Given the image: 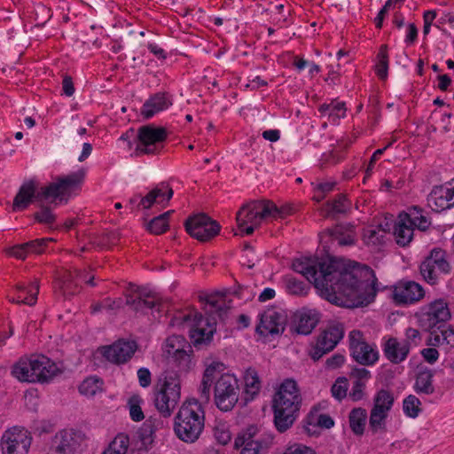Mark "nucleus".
I'll return each mask as SVG.
<instances>
[{"label":"nucleus","instance_id":"obj_8","mask_svg":"<svg viewBox=\"0 0 454 454\" xmlns=\"http://www.w3.org/2000/svg\"><path fill=\"white\" fill-rule=\"evenodd\" d=\"M168 133L166 128L147 124L137 129L135 153L137 156L156 155L164 148Z\"/></svg>","mask_w":454,"mask_h":454},{"label":"nucleus","instance_id":"obj_32","mask_svg":"<svg viewBox=\"0 0 454 454\" xmlns=\"http://www.w3.org/2000/svg\"><path fill=\"white\" fill-rule=\"evenodd\" d=\"M325 234L333 243L338 246H352L355 244L356 232L353 225H336L333 229L327 230Z\"/></svg>","mask_w":454,"mask_h":454},{"label":"nucleus","instance_id":"obj_14","mask_svg":"<svg viewBox=\"0 0 454 454\" xmlns=\"http://www.w3.org/2000/svg\"><path fill=\"white\" fill-rule=\"evenodd\" d=\"M348 348L353 359L361 365H373L379 360V352L366 342L364 333L352 330L348 333Z\"/></svg>","mask_w":454,"mask_h":454},{"label":"nucleus","instance_id":"obj_13","mask_svg":"<svg viewBox=\"0 0 454 454\" xmlns=\"http://www.w3.org/2000/svg\"><path fill=\"white\" fill-rule=\"evenodd\" d=\"M183 322L190 326V337L195 346L209 341L215 331V318L205 317L197 311L184 315Z\"/></svg>","mask_w":454,"mask_h":454},{"label":"nucleus","instance_id":"obj_25","mask_svg":"<svg viewBox=\"0 0 454 454\" xmlns=\"http://www.w3.org/2000/svg\"><path fill=\"white\" fill-rule=\"evenodd\" d=\"M382 351L390 363L398 364L406 360L410 354L409 340H399L395 337L384 338Z\"/></svg>","mask_w":454,"mask_h":454},{"label":"nucleus","instance_id":"obj_58","mask_svg":"<svg viewBox=\"0 0 454 454\" xmlns=\"http://www.w3.org/2000/svg\"><path fill=\"white\" fill-rule=\"evenodd\" d=\"M309 424H316L320 427L324 428H331L334 425L333 419L327 414H319L314 415L310 414L309 416Z\"/></svg>","mask_w":454,"mask_h":454},{"label":"nucleus","instance_id":"obj_33","mask_svg":"<svg viewBox=\"0 0 454 454\" xmlns=\"http://www.w3.org/2000/svg\"><path fill=\"white\" fill-rule=\"evenodd\" d=\"M414 228L411 224V220L408 214L402 212L395 225L394 234L396 242L400 246H407L412 239Z\"/></svg>","mask_w":454,"mask_h":454},{"label":"nucleus","instance_id":"obj_57","mask_svg":"<svg viewBox=\"0 0 454 454\" xmlns=\"http://www.w3.org/2000/svg\"><path fill=\"white\" fill-rule=\"evenodd\" d=\"M141 398L134 395L129 400V416L133 421L138 422L144 419L145 415L141 409Z\"/></svg>","mask_w":454,"mask_h":454},{"label":"nucleus","instance_id":"obj_2","mask_svg":"<svg viewBox=\"0 0 454 454\" xmlns=\"http://www.w3.org/2000/svg\"><path fill=\"white\" fill-rule=\"evenodd\" d=\"M85 171L80 169L67 176L58 177L50 184L38 187V182L35 179L25 181L20 187L12 202V211L19 212L27 209L34 201L54 203L57 200L66 202L73 192L80 190L84 180Z\"/></svg>","mask_w":454,"mask_h":454},{"label":"nucleus","instance_id":"obj_59","mask_svg":"<svg viewBox=\"0 0 454 454\" xmlns=\"http://www.w3.org/2000/svg\"><path fill=\"white\" fill-rule=\"evenodd\" d=\"M365 383L353 381L352 388L348 394L349 398L354 402H358L364 397Z\"/></svg>","mask_w":454,"mask_h":454},{"label":"nucleus","instance_id":"obj_17","mask_svg":"<svg viewBox=\"0 0 454 454\" xmlns=\"http://www.w3.org/2000/svg\"><path fill=\"white\" fill-rule=\"evenodd\" d=\"M173 189L168 183L161 182L158 184L153 189H152L145 196L135 195L132 197L129 204L131 206H137L138 208L149 209L154 204L166 207L171 198L173 197Z\"/></svg>","mask_w":454,"mask_h":454},{"label":"nucleus","instance_id":"obj_3","mask_svg":"<svg viewBox=\"0 0 454 454\" xmlns=\"http://www.w3.org/2000/svg\"><path fill=\"white\" fill-rule=\"evenodd\" d=\"M302 397L295 380H285L273 398L274 424L279 433L287 431L299 416Z\"/></svg>","mask_w":454,"mask_h":454},{"label":"nucleus","instance_id":"obj_42","mask_svg":"<svg viewBox=\"0 0 454 454\" xmlns=\"http://www.w3.org/2000/svg\"><path fill=\"white\" fill-rule=\"evenodd\" d=\"M395 402L394 394L387 389L377 391L373 397L372 410L389 413Z\"/></svg>","mask_w":454,"mask_h":454},{"label":"nucleus","instance_id":"obj_12","mask_svg":"<svg viewBox=\"0 0 454 454\" xmlns=\"http://www.w3.org/2000/svg\"><path fill=\"white\" fill-rule=\"evenodd\" d=\"M450 317V309L443 299H437L424 305L418 314L419 325L425 331H431V329L447 324Z\"/></svg>","mask_w":454,"mask_h":454},{"label":"nucleus","instance_id":"obj_29","mask_svg":"<svg viewBox=\"0 0 454 454\" xmlns=\"http://www.w3.org/2000/svg\"><path fill=\"white\" fill-rule=\"evenodd\" d=\"M224 364L218 361H214L206 367L202 377L201 386L200 387L201 398L206 401L209 400L211 385L221 376V374L224 373Z\"/></svg>","mask_w":454,"mask_h":454},{"label":"nucleus","instance_id":"obj_54","mask_svg":"<svg viewBox=\"0 0 454 454\" xmlns=\"http://www.w3.org/2000/svg\"><path fill=\"white\" fill-rule=\"evenodd\" d=\"M420 404L421 403L418 397L410 395L403 400V412L410 418H416L420 411Z\"/></svg>","mask_w":454,"mask_h":454},{"label":"nucleus","instance_id":"obj_28","mask_svg":"<svg viewBox=\"0 0 454 454\" xmlns=\"http://www.w3.org/2000/svg\"><path fill=\"white\" fill-rule=\"evenodd\" d=\"M83 434L74 429H66L59 432L56 435L59 443L56 447L57 451L60 454H67L74 452L83 441Z\"/></svg>","mask_w":454,"mask_h":454},{"label":"nucleus","instance_id":"obj_27","mask_svg":"<svg viewBox=\"0 0 454 454\" xmlns=\"http://www.w3.org/2000/svg\"><path fill=\"white\" fill-rule=\"evenodd\" d=\"M429 333L427 344L432 347H445L446 349L454 348V329L451 325L444 324L439 325Z\"/></svg>","mask_w":454,"mask_h":454},{"label":"nucleus","instance_id":"obj_43","mask_svg":"<svg viewBox=\"0 0 454 454\" xmlns=\"http://www.w3.org/2000/svg\"><path fill=\"white\" fill-rule=\"evenodd\" d=\"M174 210H168L156 217H153L146 225L147 231L154 235H160L168 229V219Z\"/></svg>","mask_w":454,"mask_h":454},{"label":"nucleus","instance_id":"obj_53","mask_svg":"<svg viewBox=\"0 0 454 454\" xmlns=\"http://www.w3.org/2000/svg\"><path fill=\"white\" fill-rule=\"evenodd\" d=\"M407 214L413 228L416 227L420 231H426L428 228L430 222L421 214V209L415 207Z\"/></svg>","mask_w":454,"mask_h":454},{"label":"nucleus","instance_id":"obj_6","mask_svg":"<svg viewBox=\"0 0 454 454\" xmlns=\"http://www.w3.org/2000/svg\"><path fill=\"white\" fill-rule=\"evenodd\" d=\"M286 214V208H279L271 201L254 200L238 211L236 220L239 230L246 235H251L263 220L284 218Z\"/></svg>","mask_w":454,"mask_h":454},{"label":"nucleus","instance_id":"obj_30","mask_svg":"<svg viewBox=\"0 0 454 454\" xmlns=\"http://www.w3.org/2000/svg\"><path fill=\"white\" fill-rule=\"evenodd\" d=\"M351 208V202L346 195L338 194L330 201H327L320 208V213L324 217L336 218L340 215H346Z\"/></svg>","mask_w":454,"mask_h":454},{"label":"nucleus","instance_id":"obj_9","mask_svg":"<svg viewBox=\"0 0 454 454\" xmlns=\"http://www.w3.org/2000/svg\"><path fill=\"white\" fill-rule=\"evenodd\" d=\"M451 271L446 251L434 248L420 263L419 272L423 279L429 285H437Z\"/></svg>","mask_w":454,"mask_h":454},{"label":"nucleus","instance_id":"obj_39","mask_svg":"<svg viewBox=\"0 0 454 454\" xmlns=\"http://www.w3.org/2000/svg\"><path fill=\"white\" fill-rule=\"evenodd\" d=\"M191 347L192 345L184 336L174 334L167 338L163 349L167 358H169L184 349L191 348Z\"/></svg>","mask_w":454,"mask_h":454},{"label":"nucleus","instance_id":"obj_40","mask_svg":"<svg viewBox=\"0 0 454 454\" xmlns=\"http://www.w3.org/2000/svg\"><path fill=\"white\" fill-rule=\"evenodd\" d=\"M192 347L182 350V352L168 358V362L175 365L180 372H188L194 365L192 361Z\"/></svg>","mask_w":454,"mask_h":454},{"label":"nucleus","instance_id":"obj_63","mask_svg":"<svg viewBox=\"0 0 454 454\" xmlns=\"http://www.w3.org/2000/svg\"><path fill=\"white\" fill-rule=\"evenodd\" d=\"M283 454H316V452L302 444H294L287 447Z\"/></svg>","mask_w":454,"mask_h":454},{"label":"nucleus","instance_id":"obj_41","mask_svg":"<svg viewBox=\"0 0 454 454\" xmlns=\"http://www.w3.org/2000/svg\"><path fill=\"white\" fill-rule=\"evenodd\" d=\"M48 201L51 202L50 200ZM39 203L38 210L33 214L35 221L40 224L52 227L57 220V215L53 212L51 205H57V202L55 201L54 203H50L49 205H45L44 202Z\"/></svg>","mask_w":454,"mask_h":454},{"label":"nucleus","instance_id":"obj_1","mask_svg":"<svg viewBox=\"0 0 454 454\" xmlns=\"http://www.w3.org/2000/svg\"><path fill=\"white\" fill-rule=\"evenodd\" d=\"M294 270L313 283L321 296L339 306H364L372 302L378 288L372 270H367V279H358L353 271L335 260L304 258L293 263Z\"/></svg>","mask_w":454,"mask_h":454},{"label":"nucleus","instance_id":"obj_37","mask_svg":"<svg viewBox=\"0 0 454 454\" xmlns=\"http://www.w3.org/2000/svg\"><path fill=\"white\" fill-rule=\"evenodd\" d=\"M246 401L253 400L261 390V381L257 372L248 368L244 374Z\"/></svg>","mask_w":454,"mask_h":454},{"label":"nucleus","instance_id":"obj_51","mask_svg":"<svg viewBox=\"0 0 454 454\" xmlns=\"http://www.w3.org/2000/svg\"><path fill=\"white\" fill-rule=\"evenodd\" d=\"M385 237V231L377 228H367L364 230L363 240L368 246H377L383 242Z\"/></svg>","mask_w":454,"mask_h":454},{"label":"nucleus","instance_id":"obj_22","mask_svg":"<svg viewBox=\"0 0 454 454\" xmlns=\"http://www.w3.org/2000/svg\"><path fill=\"white\" fill-rule=\"evenodd\" d=\"M427 204L435 212H442L454 206V180L433 188Z\"/></svg>","mask_w":454,"mask_h":454},{"label":"nucleus","instance_id":"obj_20","mask_svg":"<svg viewBox=\"0 0 454 454\" xmlns=\"http://www.w3.org/2000/svg\"><path fill=\"white\" fill-rule=\"evenodd\" d=\"M424 296L423 287L415 281H400L392 291V298L396 304H412Z\"/></svg>","mask_w":454,"mask_h":454},{"label":"nucleus","instance_id":"obj_19","mask_svg":"<svg viewBox=\"0 0 454 454\" xmlns=\"http://www.w3.org/2000/svg\"><path fill=\"white\" fill-rule=\"evenodd\" d=\"M234 446L240 449V454H262L267 448L255 426H249L239 433L235 439Z\"/></svg>","mask_w":454,"mask_h":454},{"label":"nucleus","instance_id":"obj_45","mask_svg":"<svg viewBox=\"0 0 454 454\" xmlns=\"http://www.w3.org/2000/svg\"><path fill=\"white\" fill-rule=\"evenodd\" d=\"M129 446V437L118 434L102 454H126Z\"/></svg>","mask_w":454,"mask_h":454},{"label":"nucleus","instance_id":"obj_35","mask_svg":"<svg viewBox=\"0 0 454 454\" xmlns=\"http://www.w3.org/2000/svg\"><path fill=\"white\" fill-rule=\"evenodd\" d=\"M163 422L160 419L149 418L147 419L139 428L137 434L138 438L145 448L151 446L155 438V433L161 428Z\"/></svg>","mask_w":454,"mask_h":454},{"label":"nucleus","instance_id":"obj_31","mask_svg":"<svg viewBox=\"0 0 454 454\" xmlns=\"http://www.w3.org/2000/svg\"><path fill=\"white\" fill-rule=\"evenodd\" d=\"M171 105L170 98L164 92H159L145 102L141 109V114L145 119H150L155 114L168 108Z\"/></svg>","mask_w":454,"mask_h":454},{"label":"nucleus","instance_id":"obj_24","mask_svg":"<svg viewBox=\"0 0 454 454\" xmlns=\"http://www.w3.org/2000/svg\"><path fill=\"white\" fill-rule=\"evenodd\" d=\"M137 349L136 341L119 340L105 348L104 356L114 364H124L133 356Z\"/></svg>","mask_w":454,"mask_h":454},{"label":"nucleus","instance_id":"obj_46","mask_svg":"<svg viewBox=\"0 0 454 454\" xmlns=\"http://www.w3.org/2000/svg\"><path fill=\"white\" fill-rule=\"evenodd\" d=\"M123 307V301L121 298H105L100 301L92 303L90 305L91 313L100 312L106 310L109 312H116Z\"/></svg>","mask_w":454,"mask_h":454},{"label":"nucleus","instance_id":"obj_10","mask_svg":"<svg viewBox=\"0 0 454 454\" xmlns=\"http://www.w3.org/2000/svg\"><path fill=\"white\" fill-rule=\"evenodd\" d=\"M239 384L231 373H223L215 381L214 403L222 411H231L239 401Z\"/></svg>","mask_w":454,"mask_h":454},{"label":"nucleus","instance_id":"obj_50","mask_svg":"<svg viewBox=\"0 0 454 454\" xmlns=\"http://www.w3.org/2000/svg\"><path fill=\"white\" fill-rule=\"evenodd\" d=\"M286 288L288 294L294 295H305L309 289V285L294 277L286 278Z\"/></svg>","mask_w":454,"mask_h":454},{"label":"nucleus","instance_id":"obj_52","mask_svg":"<svg viewBox=\"0 0 454 454\" xmlns=\"http://www.w3.org/2000/svg\"><path fill=\"white\" fill-rule=\"evenodd\" d=\"M102 384V380L98 378L89 377L79 386V391L84 395H94L101 389Z\"/></svg>","mask_w":454,"mask_h":454},{"label":"nucleus","instance_id":"obj_47","mask_svg":"<svg viewBox=\"0 0 454 454\" xmlns=\"http://www.w3.org/2000/svg\"><path fill=\"white\" fill-rule=\"evenodd\" d=\"M375 73L379 79L386 80L388 73V53L387 45L382 44L377 54Z\"/></svg>","mask_w":454,"mask_h":454},{"label":"nucleus","instance_id":"obj_7","mask_svg":"<svg viewBox=\"0 0 454 454\" xmlns=\"http://www.w3.org/2000/svg\"><path fill=\"white\" fill-rule=\"evenodd\" d=\"M181 398V380L177 372H166L154 389V405L157 411L168 418L176 409Z\"/></svg>","mask_w":454,"mask_h":454},{"label":"nucleus","instance_id":"obj_38","mask_svg":"<svg viewBox=\"0 0 454 454\" xmlns=\"http://www.w3.org/2000/svg\"><path fill=\"white\" fill-rule=\"evenodd\" d=\"M349 427L356 435H362L367 421V411L364 408H354L348 415Z\"/></svg>","mask_w":454,"mask_h":454},{"label":"nucleus","instance_id":"obj_21","mask_svg":"<svg viewBox=\"0 0 454 454\" xmlns=\"http://www.w3.org/2000/svg\"><path fill=\"white\" fill-rule=\"evenodd\" d=\"M286 316L283 312L269 309L262 313L256 333L262 336L278 335L285 330Z\"/></svg>","mask_w":454,"mask_h":454},{"label":"nucleus","instance_id":"obj_64","mask_svg":"<svg viewBox=\"0 0 454 454\" xmlns=\"http://www.w3.org/2000/svg\"><path fill=\"white\" fill-rule=\"evenodd\" d=\"M345 362V356L342 354L336 353L325 361V365L330 369H337Z\"/></svg>","mask_w":454,"mask_h":454},{"label":"nucleus","instance_id":"obj_48","mask_svg":"<svg viewBox=\"0 0 454 454\" xmlns=\"http://www.w3.org/2000/svg\"><path fill=\"white\" fill-rule=\"evenodd\" d=\"M388 413L371 410L369 417V428L372 434L386 432V420Z\"/></svg>","mask_w":454,"mask_h":454},{"label":"nucleus","instance_id":"obj_56","mask_svg":"<svg viewBox=\"0 0 454 454\" xmlns=\"http://www.w3.org/2000/svg\"><path fill=\"white\" fill-rule=\"evenodd\" d=\"M51 241L52 239L43 238L25 242L28 255L43 254Z\"/></svg>","mask_w":454,"mask_h":454},{"label":"nucleus","instance_id":"obj_11","mask_svg":"<svg viewBox=\"0 0 454 454\" xmlns=\"http://www.w3.org/2000/svg\"><path fill=\"white\" fill-rule=\"evenodd\" d=\"M345 333L344 325L338 321L329 322L322 328L312 346L309 356L314 361L319 360L325 354L335 348L343 339Z\"/></svg>","mask_w":454,"mask_h":454},{"label":"nucleus","instance_id":"obj_55","mask_svg":"<svg viewBox=\"0 0 454 454\" xmlns=\"http://www.w3.org/2000/svg\"><path fill=\"white\" fill-rule=\"evenodd\" d=\"M348 389V380L345 377H339L332 386L331 392L333 396L340 401L347 396Z\"/></svg>","mask_w":454,"mask_h":454},{"label":"nucleus","instance_id":"obj_23","mask_svg":"<svg viewBox=\"0 0 454 454\" xmlns=\"http://www.w3.org/2000/svg\"><path fill=\"white\" fill-rule=\"evenodd\" d=\"M126 304L139 311L144 309H153L159 304V298L145 288L129 284L125 294Z\"/></svg>","mask_w":454,"mask_h":454},{"label":"nucleus","instance_id":"obj_34","mask_svg":"<svg viewBox=\"0 0 454 454\" xmlns=\"http://www.w3.org/2000/svg\"><path fill=\"white\" fill-rule=\"evenodd\" d=\"M16 297L10 299L12 302L32 306L36 302L37 300V295L39 293V283L37 281H34L29 285L18 284L16 286Z\"/></svg>","mask_w":454,"mask_h":454},{"label":"nucleus","instance_id":"obj_18","mask_svg":"<svg viewBox=\"0 0 454 454\" xmlns=\"http://www.w3.org/2000/svg\"><path fill=\"white\" fill-rule=\"evenodd\" d=\"M185 230L193 238L207 241L216 236L220 231L219 223L205 214L196 215L185 221Z\"/></svg>","mask_w":454,"mask_h":454},{"label":"nucleus","instance_id":"obj_62","mask_svg":"<svg viewBox=\"0 0 454 454\" xmlns=\"http://www.w3.org/2000/svg\"><path fill=\"white\" fill-rule=\"evenodd\" d=\"M423 359L430 364H434L439 358V352L435 347L423 348L420 352Z\"/></svg>","mask_w":454,"mask_h":454},{"label":"nucleus","instance_id":"obj_44","mask_svg":"<svg viewBox=\"0 0 454 454\" xmlns=\"http://www.w3.org/2000/svg\"><path fill=\"white\" fill-rule=\"evenodd\" d=\"M318 111L323 115H328L329 118L335 120L345 117L347 108L344 102L332 100L329 104H323L319 106Z\"/></svg>","mask_w":454,"mask_h":454},{"label":"nucleus","instance_id":"obj_60","mask_svg":"<svg viewBox=\"0 0 454 454\" xmlns=\"http://www.w3.org/2000/svg\"><path fill=\"white\" fill-rule=\"evenodd\" d=\"M6 254L20 260H25L28 256L26 243L15 245L7 248Z\"/></svg>","mask_w":454,"mask_h":454},{"label":"nucleus","instance_id":"obj_4","mask_svg":"<svg viewBox=\"0 0 454 454\" xmlns=\"http://www.w3.org/2000/svg\"><path fill=\"white\" fill-rule=\"evenodd\" d=\"M57 364L43 355L21 356L12 367L11 373L21 382H48L59 372Z\"/></svg>","mask_w":454,"mask_h":454},{"label":"nucleus","instance_id":"obj_61","mask_svg":"<svg viewBox=\"0 0 454 454\" xmlns=\"http://www.w3.org/2000/svg\"><path fill=\"white\" fill-rule=\"evenodd\" d=\"M350 377L354 379V381H360L365 383L372 377L369 370L365 368H354L350 372Z\"/></svg>","mask_w":454,"mask_h":454},{"label":"nucleus","instance_id":"obj_36","mask_svg":"<svg viewBox=\"0 0 454 454\" xmlns=\"http://www.w3.org/2000/svg\"><path fill=\"white\" fill-rule=\"evenodd\" d=\"M434 371L429 368H421L417 375L414 389L418 394L432 395L434 392L433 385Z\"/></svg>","mask_w":454,"mask_h":454},{"label":"nucleus","instance_id":"obj_16","mask_svg":"<svg viewBox=\"0 0 454 454\" xmlns=\"http://www.w3.org/2000/svg\"><path fill=\"white\" fill-rule=\"evenodd\" d=\"M94 277L87 278L86 271L77 269L74 270H65L59 272V276L55 281V292L62 295L65 299L69 298L80 292V286L78 281H84L87 284L94 286Z\"/></svg>","mask_w":454,"mask_h":454},{"label":"nucleus","instance_id":"obj_26","mask_svg":"<svg viewBox=\"0 0 454 454\" xmlns=\"http://www.w3.org/2000/svg\"><path fill=\"white\" fill-rule=\"evenodd\" d=\"M320 320L319 313L315 309H302L296 312L291 325V331L297 334L308 335Z\"/></svg>","mask_w":454,"mask_h":454},{"label":"nucleus","instance_id":"obj_5","mask_svg":"<svg viewBox=\"0 0 454 454\" xmlns=\"http://www.w3.org/2000/svg\"><path fill=\"white\" fill-rule=\"evenodd\" d=\"M205 426V412L197 400L184 402L175 417L174 431L183 442L192 443L200 436Z\"/></svg>","mask_w":454,"mask_h":454},{"label":"nucleus","instance_id":"obj_49","mask_svg":"<svg viewBox=\"0 0 454 454\" xmlns=\"http://www.w3.org/2000/svg\"><path fill=\"white\" fill-rule=\"evenodd\" d=\"M335 181H325L319 183H312L313 187V200L317 202L322 201L328 193L333 192L336 186Z\"/></svg>","mask_w":454,"mask_h":454},{"label":"nucleus","instance_id":"obj_15","mask_svg":"<svg viewBox=\"0 0 454 454\" xmlns=\"http://www.w3.org/2000/svg\"><path fill=\"white\" fill-rule=\"evenodd\" d=\"M31 442L32 437L27 429L13 427L3 434L0 445L3 454H27Z\"/></svg>","mask_w":454,"mask_h":454}]
</instances>
